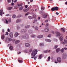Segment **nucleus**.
Segmentation results:
<instances>
[{"instance_id":"c85d7f7f","label":"nucleus","mask_w":67,"mask_h":67,"mask_svg":"<svg viewBox=\"0 0 67 67\" xmlns=\"http://www.w3.org/2000/svg\"><path fill=\"white\" fill-rule=\"evenodd\" d=\"M61 53H64V49L63 48H62L61 50Z\"/></svg>"},{"instance_id":"dca6fc26","label":"nucleus","mask_w":67,"mask_h":67,"mask_svg":"<svg viewBox=\"0 0 67 67\" xmlns=\"http://www.w3.org/2000/svg\"><path fill=\"white\" fill-rule=\"evenodd\" d=\"M30 27V25L26 26L25 27V29H28Z\"/></svg>"},{"instance_id":"338daca9","label":"nucleus","mask_w":67,"mask_h":67,"mask_svg":"<svg viewBox=\"0 0 67 67\" xmlns=\"http://www.w3.org/2000/svg\"><path fill=\"white\" fill-rule=\"evenodd\" d=\"M25 8H27V5H25Z\"/></svg>"},{"instance_id":"79ce46f5","label":"nucleus","mask_w":67,"mask_h":67,"mask_svg":"<svg viewBox=\"0 0 67 67\" xmlns=\"http://www.w3.org/2000/svg\"><path fill=\"white\" fill-rule=\"evenodd\" d=\"M41 9L42 10H44L45 8H44V7H42L41 8Z\"/></svg>"},{"instance_id":"4468645a","label":"nucleus","mask_w":67,"mask_h":67,"mask_svg":"<svg viewBox=\"0 0 67 67\" xmlns=\"http://www.w3.org/2000/svg\"><path fill=\"white\" fill-rule=\"evenodd\" d=\"M4 37H4V34L2 35L1 36V38L2 39H4Z\"/></svg>"},{"instance_id":"5fc2aeb1","label":"nucleus","mask_w":67,"mask_h":67,"mask_svg":"<svg viewBox=\"0 0 67 67\" xmlns=\"http://www.w3.org/2000/svg\"><path fill=\"white\" fill-rule=\"evenodd\" d=\"M37 21V19H34V22H36Z\"/></svg>"},{"instance_id":"2f4dec72","label":"nucleus","mask_w":67,"mask_h":67,"mask_svg":"<svg viewBox=\"0 0 67 67\" xmlns=\"http://www.w3.org/2000/svg\"><path fill=\"white\" fill-rule=\"evenodd\" d=\"M28 18L29 19H32L33 18V17H31V16H28Z\"/></svg>"},{"instance_id":"0e129e2a","label":"nucleus","mask_w":67,"mask_h":67,"mask_svg":"<svg viewBox=\"0 0 67 67\" xmlns=\"http://www.w3.org/2000/svg\"><path fill=\"white\" fill-rule=\"evenodd\" d=\"M2 31L3 33H4V29H2Z\"/></svg>"},{"instance_id":"f257e3e1","label":"nucleus","mask_w":67,"mask_h":67,"mask_svg":"<svg viewBox=\"0 0 67 67\" xmlns=\"http://www.w3.org/2000/svg\"><path fill=\"white\" fill-rule=\"evenodd\" d=\"M37 49H34L32 53H31V56H32L31 57V58H33L35 56V55L37 53Z\"/></svg>"},{"instance_id":"ddd939ff","label":"nucleus","mask_w":67,"mask_h":67,"mask_svg":"<svg viewBox=\"0 0 67 67\" xmlns=\"http://www.w3.org/2000/svg\"><path fill=\"white\" fill-rule=\"evenodd\" d=\"M66 56H67V54H64L63 55V58H65L66 57Z\"/></svg>"},{"instance_id":"4d7b16f0","label":"nucleus","mask_w":67,"mask_h":67,"mask_svg":"<svg viewBox=\"0 0 67 67\" xmlns=\"http://www.w3.org/2000/svg\"><path fill=\"white\" fill-rule=\"evenodd\" d=\"M19 17L18 18H20V17H21L22 16V15H19L18 16Z\"/></svg>"},{"instance_id":"5701e85b","label":"nucleus","mask_w":67,"mask_h":67,"mask_svg":"<svg viewBox=\"0 0 67 67\" xmlns=\"http://www.w3.org/2000/svg\"><path fill=\"white\" fill-rule=\"evenodd\" d=\"M25 36L26 37V39H27V38H29V35H25Z\"/></svg>"},{"instance_id":"c03bdc74","label":"nucleus","mask_w":67,"mask_h":67,"mask_svg":"<svg viewBox=\"0 0 67 67\" xmlns=\"http://www.w3.org/2000/svg\"><path fill=\"white\" fill-rule=\"evenodd\" d=\"M48 51V50H45L44 51V53H47Z\"/></svg>"},{"instance_id":"bf43d9fd","label":"nucleus","mask_w":67,"mask_h":67,"mask_svg":"<svg viewBox=\"0 0 67 67\" xmlns=\"http://www.w3.org/2000/svg\"><path fill=\"white\" fill-rule=\"evenodd\" d=\"M8 34H9V33H8V32H7L6 33V34H5V35H8Z\"/></svg>"},{"instance_id":"49530a36","label":"nucleus","mask_w":67,"mask_h":67,"mask_svg":"<svg viewBox=\"0 0 67 67\" xmlns=\"http://www.w3.org/2000/svg\"><path fill=\"white\" fill-rule=\"evenodd\" d=\"M33 18H36V15H34L33 16Z\"/></svg>"},{"instance_id":"603ef678","label":"nucleus","mask_w":67,"mask_h":67,"mask_svg":"<svg viewBox=\"0 0 67 67\" xmlns=\"http://www.w3.org/2000/svg\"><path fill=\"white\" fill-rule=\"evenodd\" d=\"M64 41L65 43H67V41L66 40H64Z\"/></svg>"},{"instance_id":"864d4df0","label":"nucleus","mask_w":67,"mask_h":67,"mask_svg":"<svg viewBox=\"0 0 67 67\" xmlns=\"http://www.w3.org/2000/svg\"><path fill=\"white\" fill-rule=\"evenodd\" d=\"M18 61L19 62H20V63H22L23 62L22 61V60H18Z\"/></svg>"},{"instance_id":"393cba45","label":"nucleus","mask_w":67,"mask_h":67,"mask_svg":"<svg viewBox=\"0 0 67 67\" xmlns=\"http://www.w3.org/2000/svg\"><path fill=\"white\" fill-rule=\"evenodd\" d=\"M35 30H38V29H39L38 27H37V26H36L35 27Z\"/></svg>"},{"instance_id":"b1692460","label":"nucleus","mask_w":67,"mask_h":67,"mask_svg":"<svg viewBox=\"0 0 67 67\" xmlns=\"http://www.w3.org/2000/svg\"><path fill=\"white\" fill-rule=\"evenodd\" d=\"M23 11L25 12H26L27 11V9H23Z\"/></svg>"},{"instance_id":"e2e57ef3","label":"nucleus","mask_w":67,"mask_h":67,"mask_svg":"<svg viewBox=\"0 0 67 67\" xmlns=\"http://www.w3.org/2000/svg\"><path fill=\"white\" fill-rule=\"evenodd\" d=\"M62 44H65V42L63 41L62 42Z\"/></svg>"},{"instance_id":"9b49d317","label":"nucleus","mask_w":67,"mask_h":67,"mask_svg":"<svg viewBox=\"0 0 67 67\" xmlns=\"http://www.w3.org/2000/svg\"><path fill=\"white\" fill-rule=\"evenodd\" d=\"M9 36L11 38H12L13 37V34L12 33H11L9 34Z\"/></svg>"},{"instance_id":"6ab92c4d","label":"nucleus","mask_w":67,"mask_h":67,"mask_svg":"<svg viewBox=\"0 0 67 67\" xmlns=\"http://www.w3.org/2000/svg\"><path fill=\"white\" fill-rule=\"evenodd\" d=\"M59 39L60 41H62L63 40V37H60Z\"/></svg>"},{"instance_id":"f3484780","label":"nucleus","mask_w":67,"mask_h":67,"mask_svg":"<svg viewBox=\"0 0 67 67\" xmlns=\"http://www.w3.org/2000/svg\"><path fill=\"white\" fill-rule=\"evenodd\" d=\"M40 46H44V45L43 43H40Z\"/></svg>"},{"instance_id":"3c124183","label":"nucleus","mask_w":67,"mask_h":67,"mask_svg":"<svg viewBox=\"0 0 67 67\" xmlns=\"http://www.w3.org/2000/svg\"><path fill=\"white\" fill-rule=\"evenodd\" d=\"M0 12H1V13H3V10L1 9L0 10Z\"/></svg>"},{"instance_id":"a18cd8bd","label":"nucleus","mask_w":67,"mask_h":67,"mask_svg":"<svg viewBox=\"0 0 67 67\" xmlns=\"http://www.w3.org/2000/svg\"><path fill=\"white\" fill-rule=\"evenodd\" d=\"M14 1V0H12V5H14V3H13V1Z\"/></svg>"},{"instance_id":"58836bf2","label":"nucleus","mask_w":67,"mask_h":67,"mask_svg":"<svg viewBox=\"0 0 67 67\" xmlns=\"http://www.w3.org/2000/svg\"><path fill=\"white\" fill-rule=\"evenodd\" d=\"M11 22V18H10L9 19L8 22H9V23H10V22Z\"/></svg>"},{"instance_id":"cd10ccee","label":"nucleus","mask_w":67,"mask_h":67,"mask_svg":"<svg viewBox=\"0 0 67 67\" xmlns=\"http://www.w3.org/2000/svg\"><path fill=\"white\" fill-rule=\"evenodd\" d=\"M22 38L23 39H26V37L25 36H22Z\"/></svg>"},{"instance_id":"c9c22d12","label":"nucleus","mask_w":67,"mask_h":67,"mask_svg":"<svg viewBox=\"0 0 67 67\" xmlns=\"http://www.w3.org/2000/svg\"><path fill=\"white\" fill-rule=\"evenodd\" d=\"M20 42V41L19 40H17L16 41L15 44H18Z\"/></svg>"},{"instance_id":"680f3d73","label":"nucleus","mask_w":67,"mask_h":67,"mask_svg":"<svg viewBox=\"0 0 67 67\" xmlns=\"http://www.w3.org/2000/svg\"><path fill=\"white\" fill-rule=\"evenodd\" d=\"M48 20H45V22H46V23H47V22H48Z\"/></svg>"},{"instance_id":"6e6d98bb","label":"nucleus","mask_w":67,"mask_h":67,"mask_svg":"<svg viewBox=\"0 0 67 67\" xmlns=\"http://www.w3.org/2000/svg\"><path fill=\"white\" fill-rule=\"evenodd\" d=\"M0 15H1V16H2V13L0 12Z\"/></svg>"},{"instance_id":"bb28decb","label":"nucleus","mask_w":67,"mask_h":67,"mask_svg":"<svg viewBox=\"0 0 67 67\" xmlns=\"http://www.w3.org/2000/svg\"><path fill=\"white\" fill-rule=\"evenodd\" d=\"M51 10L52 11H54L55 10V7H53L51 9Z\"/></svg>"},{"instance_id":"de8ad7c7","label":"nucleus","mask_w":67,"mask_h":67,"mask_svg":"<svg viewBox=\"0 0 67 67\" xmlns=\"http://www.w3.org/2000/svg\"><path fill=\"white\" fill-rule=\"evenodd\" d=\"M8 40L9 41H12V39L10 38H8Z\"/></svg>"},{"instance_id":"f704fd0d","label":"nucleus","mask_w":67,"mask_h":67,"mask_svg":"<svg viewBox=\"0 0 67 67\" xmlns=\"http://www.w3.org/2000/svg\"><path fill=\"white\" fill-rule=\"evenodd\" d=\"M5 23L6 24H8V20H5Z\"/></svg>"},{"instance_id":"39448f33","label":"nucleus","mask_w":67,"mask_h":67,"mask_svg":"<svg viewBox=\"0 0 67 67\" xmlns=\"http://www.w3.org/2000/svg\"><path fill=\"white\" fill-rule=\"evenodd\" d=\"M61 58L60 57H58L57 59V62H59V63H60L61 62Z\"/></svg>"},{"instance_id":"69168bd1","label":"nucleus","mask_w":67,"mask_h":67,"mask_svg":"<svg viewBox=\"0 0 67 67\" xmlns=\"http://www.w3.org/2000/svg\"><path fill=\"white\" fill-rule=\"evenodd\" d=\"M48 26V24H47L46 25V26Z\"/></svg>"},{"instance_id":"c756f323","label":"nucleus","mask_w":67,"mask_h":67,"mask_svg":"<svg viewBox=\"0 0 67 67\" xmlns=\"http://www.w3.org/2000/svg\"><path fill=\"white\" fill-rule=\"evenodd\" d=\"M28 32L30 34H32V31L30 30H29Z\"/></svg>"},{"instance_id":"e433bc0d","label":"nucleus","mask_w":67,"mask_h":67,"mask_svg":"<svg viewBox=\"0 0 67 67\" xmlns=\"http://www.w3.org/2000/svg\"><path fill=\"white\" fill-rule=\"evenodd\" d=\"M58 47V46H57V45H55L54 47V49H56V48H57Z\"/></svg>"},{"instance_id":"052dcab7","label":"nucleus","mask_w":67,"mask_h":67,"mask_svg":"<svg viewBox=\"0 0 67 67\" xmlns=\"http://www.w3.org/2000/svg\"><path fill=\"white\" fill-rule=\"evenodd\" d=\"M17 1V0H15V1H14V3H15Z\"/></svg>"},{"instance_id":"0eeeda50","label":"nucleus","mask_w":67,"mask_h":67,"mask_svg":"<svg viewBox=\"0 0 67 67\" xmlns=\"http://www.w3.org/2000/svg\"><path fill=\"white\" fill-rule=\"evenodd\" d=\"M56 51L57 53H58L59 51H60V48H58L56 50Z\"/></svg>"},{"instance_id":"6e6552de","label":"nucleus","mask_w":67,"mask_h":67,"mask_svg":"<svg viewBox=\"0 0 67 67\" xmlns=\"http://www.w3.org/2000/svg\"><path fill=\"white\" fill-rule=\"evenodd\" d=\"M24 7L23 6H21L19 8V10L20 11H22Z\"/></svg>"},{"instance_id":"9d476101","label":"nucleus","mask_w":67,"mask_h":67,"mask_svg":"<svg viewBox=\"0 0 67 67\" xmlns=\"http://www.w3.org/2000/svg\"><path fill=\"white\" fill-rule=\"evenodd\" d=\"M26 47H29L30 46V44L29 43H26L25 44Z\"/></svg>"},{"instance_id":"72a5a7b5","label":"nucleus","mask_w":67,"mask_h":67,"mask_svg":"<svg viewBox=\"0 0 67 67\" xmlns=\"http://www.w3.org/2000/svg\"><path fill=\"white\" fill-rule=\"evenodd\" d=\"M31 37H33V38H34L35 37H36V36H35V35H32L31 36Z\"/></svg>"},{"instance_id":"4c0bfd02","label":"nucleus","mask_w":67,"mask_h":67,"mask_svg":"<svg viewBox=\"0 0 67 67\" xmlns=\"http://www.w3.org/2000/svg\"><path fill=\"white\" fill-rule=\"evenodd\" d=\"M12 7H10L8 8V10H11V9H12Z\"/></svg>"},{"instance_id":"423d86ee","label":"nucleus","mask_w":67,"mask_h":67,"mask_svg":"<svg viewBox=\"0 0 67 67\" xmlns=\"http://www.w3.org/2000/svg\"><path fill=\"white\" fill-rule=\"evenodd\" d=\"M19 35V33H18V32H16L15 34H14V36L15 37H17V36H18V35Z\"/></svg>"},{"instance_id":"a19ab883","label":"nucleus","mask_w":67,"mask_h":67,"mask_svg":"<svg viewBox=\"0 0 67 67\" xmlns=\"http://www.w3.org/2000/svg\"><path fill=\"white\" fill-rule=\"evenodd\" d=\"M7 1L8 3H10L11 2V0H8Z\"/></svg>"},{"instance_id":"2eb2a0df","label":"nucleus","mask_w":67,"mask_h":67,"mask_svg":"<svg viewBox=\"0 0 67 67\" xmlns=\"http://www.w3.org/2000/svg\"><path fill=\"white\" fill-rule=\"evenodd\" d=\"M44 30L45 32H48V31H49V29H48V28H47L44 29Z\"/></svg>"},{"instance_id":"473e14b6","label":"nucleus","mask_w":67,"mask_h":67,"mask_svg":"<svg viewBox=\"0 0 67 67\" xmlns=\"http://www.w3.org/2000/svg\"><path fill=\"white\" fill-rule=\"evenodd\" d=\"M42 56H43L42 54H41L40 55V56H39L40 59H41L42 58Z\"/></svg>"},{"instance_id":"1a4fd4ad","label":"nucleus","mask_w":67,"mask_h":67,"mask_svg":"<svg viewBox=\"0 0 67 67\" xmlns=\"http://www.w3.org/2000/svg\"><path fill=\"white\" fill-rule=\"evenodd\" d=\"M45 41L46 42H51V40L49 39H47L45 40Z\"/></svg>"},{"instance_id":"09e8293b","label":"nucleus","mask_w":67,"mask_h":67,"mask_svg":"<svg viewBox=\"0 0 67 67\" xmlns=\"http://www.w3.org/2000/svg\"><path fill=\"white\" fill-rule=\"evenodd\" d=\"M54 41H55V42H57L58 41V40H57V39H54Z\"/></svg>"},{"instance_id":"37998d69","label":"nucleus","mask_w":67,"mask_h":67,"mask_svg":"<svg viewBox=\"0 0 67 67\" xmlns=\"http://www.w3.org/2000/svg\"><path fill=\"white\" fill-rule=\"evenodd\" d=\"M37 58V56H36L34 58V59L35 60H36V59Z\"/></svg>"},{"instance_id":"13d9d810","label":"nucleus","mask_w":67,"mask_h":67,"mask_svg":"<svg viewBox=\"0 0 67 67\" xmlns=\"http://www.w3.org/2000/svg\"><path fill=\"white\" fill-rule=\"evenodd\" d=\"M56 14L57 15H58L59 14V13H58V12H57L56 13Z\"/></svg>"},{"instance_id":"a211bd4d","label":"nucleus","mask_w":67,"mask_h":67,"mask_svg":"<svg viewBox=\"0 0 67 67\" xmlns=\"http://www.w3.org/2000/svg\"><path fill=\"white\" fill-rule=\"evenodd\" d=\"M54 8L55 9V11H57V10H58L59 9L58 7H54Z\"/></svg>"},{"instance_id":"8fccbe9b","label":"nucleus","mask_w":67,"mask_h":67,"mask_svg":"<svg viewBox=\"0 0 67 67\" xmlns=\"http://www.w3.org/2000/svg\"><path fill=\"white\" fill-rule=\"evenodd\" d=\"M32 51V49H30L29 50V52H31Z\"/></svg>"},{"instance_id":"20e7f679","label":"nucleus","mask_w":67,"mask_h":67,"mask_svg":"<svg viewBox=\"0 0 67 67\" xmlns=\"http://www.w3.org/2000/svg\"><path fill=\"white\" fill-rule=\"evenodd\" d=\"M43 37V36L42 35H38L37 36L38 38H42Z\"/></svg>"},{"instance_id":"774afa93","label":"nucleus","mask_w":67,"mask_h":67,"mask_svg":"<svg viewBox=\"0 0 67 67\" xmlns=\"http://www.w3.org/2000/svg\"><path fill=\"white\" fill-rule=\"evenodd\" d=\"M8 32H10V29H8Z\"/></svg>"},{"instance_id":"f8f14e48","label":"nucleus","mask_w":67,"mask_h":67,"mask_svg":"<svg viewBox=\"0 0 67 67\" xmlns=\"http://www.w3.org/2000/svg\"><path fill=\"white\" fill-rule=\"evenodd\" d=\"M21 21V20L20 19H18L16 21V23H18V22H20Z\"/></svg>"},{"instance_id":"7ed1b4c3","label":"nucleus","mask_w":67,"mask_h":67,"mask_svg":"<svg viewBox=\"0 0 67 67\" xmlns=\"http://www.w3.org/2000/svg\"><path fill=\"white\" fill-rule=\"evenodd\" d=\"M27 31V30L26 29H22L21 30V33H25Z\"/></svg>"},{"instance_id":"412c9836","label":"nucleus","mask_w":67,"mask_h":67,"mask_svg":"<svg viewBox=\"0 0 67 67\" xmlns=\"http://www.w3.org/2000/svg\"><path fill=\"white\" fill-rule=\"evenodd\" d=\"M9 48L10 49L11 51H12L13 49V46H11L9 47Z\"/></svg>"},{"instance_id":"ea45409f","label":"nucleus","mask_w":67,"mask_h":67,"mask_svg":"<svg viewBox=\"0 0 67 67\" xmlns=\"http://www.w3.org/2000/svg\"><path fill=\"white\" fill-rule=\"evenodd\" d=\"M50 60V57H49L48 58V59L47 60V62H49Z\"/></svg>"},{"instance_id":"aec40b11","label":"nucleus","mask_w":67,"mask_h":67,"mask_svg":"<svg viewBox=\"0 0 67 67\" xmlns=\"http://www.w3.org/2000/svg\"><path fill=\"white\" fill-rule=\"evenodd\" d=\"M43 17L44 18H46L47 17V15H43Z\"/></svg>"},{"instance_id":"f03ea898","label":"nucleus","mask_w":67,"mask_h":67,"mask_svg":"<svg viewBox=\"0 0 67 67\" xmlns=\"http://www.w3.org/2000/svg\"><path fill=\"white\" fill-rule=\"evenodd\" d=\"M55 33L56 34H57L56 35V37H59L60 36V34L59 32H56Z\"/></svg>"},{"instance_id":"a878e982","label":"nucleus","mask_w":67,"mask_h":67,"mask_svg":"<svg viewBox=\"0 0 67 67\" xmlns=\"http://www.w3.org/2000/svg\"><path fill=\"white\" fill-rule=\"evenodd\" d=\"M15 17H16V15H15L14 14L13 15L12 18L13 19H14Z\"/></svg>"},{"instance_id":"7c9ffc66","label":"nucleus","mask_w":67,"mask_h":67,"mask_svg":"<svg viewBox=\"0 0 67 67\" xmlns=\"http://www.w3.org/2000/svg\"><path fill=\"white\" fill-rule=\"evenodd\" d=\"M22 5H23V3H20L18 4V6H22Z\"/></svg>"},{"instance_id":"4be33fe9","label":"nucleus","mask_w":67,"mask_h":67,"mask_svg":"<svg viewBox=\"0 0 67 67\" xmlns=\"http://www.w3.org/2000/svg\"><path fill=\"white\" fill-rule=\"evenodd\" d=\"M61 31H63V32H65V30L63 28H62L61 29Z\"/></svg>"}]
</instances>
